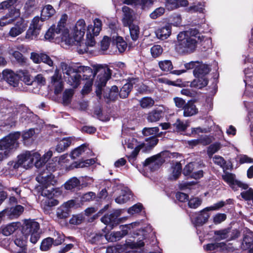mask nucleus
Listing matches in <instances>:
<instances>
[{
	"mask_svg": "<svg viewBox=\"0 0 253 253\" xmlns=\"http://www.w3.org/2000/svg\"><path fill=\"white\" fill-rule=\"evenodd\" d=\"M202 200L198 197L191 198L188 200V205L189 208L192 209H196L202 204Z\"/></svg>",
	"mask_w": 253,
	"mask_h": 253,
	"instance_id": "obj_57",
	"label": "nucleus"
},
{
	"mask_svg": "<svg viewBox=\"0 0 253 253\" xmlns=\"http://www.w3.org/2000/svg\"><path fill=\"white\" fill-rule=\"evenodd\" d=\"M115 42L119 51L123 53L126 49L127 43L122 37L118 36L115 40Z\"/></svg>",
	"mask_w": 253,
	"mask_h": 253,
	"instance_id": "obj_47",
	"label": "nucleus"
},
{
	"mask_svg": "<svg viewBox=\"0 0 253 253\" xmlns=\"http://www.w3.org/2000/svg\"><path fill=\"white\" fill-rule=\"evenodd\" d=\"M171 27L170 25H166L159 28L156 31L157 37L162 40L167 39L171 34Z\"/></svg>",
	"mask_w": 253,
	"mask_h": 253,
	"instance_id": "obj_29",
	"label": "nucleus"
},
{
	"mask_svg": "<svg viewBox=\"0 0 253 253\" xmlns=\"http://www.w3.org/2000/svg\"><path fill=\"white\" fill-rule=\"evenodd\" d=\"M88 144L85 143L74 149L71 153V157L73 159H75L77 157H79L85 151V149L88 147Z\"/></svg>",
	"mask_w": 253,
	"mask_h": 253,
	"instance_id": "obj_42",
	"label": "nucleus"
},
{
	"mask_svg": "<svg viewBox=\"0 0 253 253\" xmlns=\"http://www.w3.org/2000/svg\"><path fill=\"white\" fill-rule=\"evenodd\" d=\"M30 58L36 64H39L43 62L50 67L53 66V62L51 58L45 53H38L32 52L31 53Z\"/></svg>",
	"mask_w": 253,
	"mask_h": 253,
	"instance_id": "obj_15",
	"label": "nucleus"
},
{
	"mask_svg": "<svg viewBox=\"0 0 253 253\" xmlns=\"http://www.w3.org/2000/svg\"><path fill=\"white\" fill-rule=\"evenodd\" d=\"M101 73L97 76L96 85L104 87L106 85L107 81L111 78V71L107 68L106 70L102 67L100 69Z\"/></svg>",
	"mask_w": 253,
	"mask_h": 253,
	"instance_id": "obj_18",
	"label": "nucleus"
},
{
	"mask_svg": "<svg viewBox=\"0 0 253 253\" xmlns=\"http://www.w3.org/2000/svg\"><path fill=\"white\" fill-rule=\"evenodd\" d=\"M93 26L92 25H89L87 30L88 32H91L92 34L97 36L99 35L102 29V23L101 20L99 18H95L93 21Z\"/></svg>",
	"mask_w": 253,
	"mask_h": 253,
	"instance_id": "obj_32",
	"label": "nucleus"
},
{
	"mask_svg": "<svg viewBox=\"0 0 253 253\" xmlns=\"http://www.w3.org/2000/svg\"><path fill=\"white\" fill-rule=\"evenodd\" d=\"M143 209V206L142 204L138 203L130 207L127 210V212L131 214L139 213Z\"/></svg>",
	"mask_w": 253,
	"mask_h": 253,
	"instance_id": "obj_58",
	"label": "nucleus"
},
{
	"mask_svg": "<svg viewBox=\"0 0 253 253\" xmlns=\"http://www.w3.org/2000/svg\"><path fill=\"white\" fill-rule=\"evenodd\" d=\"M35 133L34 128H30L28 130L23 131L22 134V137L24 143H25L26 141L31 138Z\"/></svg>",
	"mask_w": 253,
	"mask_h": 253,
	"instance_id": "obj_64",
	"label": "nucleus"
},
{
	"mask_svg": "<svg viewBox=\"0 0 253 253\" xmlns=\"http://www.w3.org/2000/svg\"><path fill=\"white\" fill-rule=\"evenodd\" d=\"M102 68L101 65H97L94 67V70L88 66H79L80 73L83 76V80L93 81V79L97 74L100 72V69Z\"/></svg>",
	"mask_w": 253,
	"mask_h": 253,
	"instance_id": "obj_12",
	"label": "nucleus"
},
{
	"mask_svg": "<svg viewBox=\"0 0 253 253\" xmlns=\"http://www.w3.org/2000/svg\"><path fill=\"white\" fill-rule=\"evenodd\" d=\"M36 154L31 153L29 151H26L25 153L21 154L17 156V160L16 161H10L8 165L14 169H18L19 168L23 167H31L35 163V159H37L38 157L36 156Z\"/></svg>",
	"mask_w": 253,
	"mask_h": 253,
	"instance_id": "obj_6",
	"label": "nucleus"
},
{
	"mask_svg": "<svg viewBox=\"0 0 253 253\" xmlns=\"http://www.w3.org/2000/svg\"><path fill=\"white\" fill-rule=\"evenodd\" d=\"M165 11V9L164 7H160L157 8L150 14V17L153 19H155L158 17L162 16Z\"/></svg>",
	"mask_w": 253,
	"mask_h": 253,
	"instance_id": "obj_63",
	"label": "nucleus"
},
{
	"mask_svg": "<svg viewBox=\"0 0 253 253\" xmlns=\"http://www.w3.org/2000/svg\"><path fill=\"white\" fill-rule=\"evenodd\" d=\"M53 152L51 150H49L45 153L42 158H41L39 160H36L35 162V166L37 168H40L42 167L45 163L51 158L52 156Z\"/></svg>",
	"mask_w": 253,
	"mask_h": 253,
	"instance_id": "obj_35",
	"label": "nucleus"
},
{
	"mask_svg": "<svg viewBox=\"0 0 253 253\" xmlns=\"http://www.w3.org/2000/svg\"><path fill=\"white\" fill-rule=\"evenodd\" d=\"M18 0H7L0 3V9H8V10L15 5Z\"/></svg>",
	"mask_w": 253,
	"mask_h": 253,
	"instance_id": "obj_59",
	"label": "nucleus"
},
{
	"mask_svg": "<svg viewBox=\"0 0 253 253\" xmlns=\"http://www.w3.org/2000/svg\"><path fill=\"white\" fill-rule=\"evenodd\" d=\"M22 119H23L27 123H35L37 122L39 117L33 112H30L23 116Z\"/></svg>",
	"mask_w": 253,
	"mask_h": 253,
	"instance_id": "obj_55",
	"label": "nucleus"
},
{
	"mask_svg": "<svg viewBox=\"0 0 253 253\" xmlns=\"http://www.w3.org/2000/svg\"><path fill=\"white\" fill-rule=\"evenodd\" d=\"M53 178L51 174L45 176L39 174L36 177V179L41 184L40 188H48L52 184Z\"/></svg>",
	"mask_w": 253,
	"mask_h": 253,
	"instance_id": "obj_28",
	"label": "nucleus"
},
{
	"mask_svg": "<svg viewBox=\"0 0 253 253\" xmlns=\"http://www.w3.org/2000/svg\"><path fill=\"white\" fill-rule=\"evenodd\" d=\"M121 214L120 210H116L110 214H105L101 218V221L105 224L113 228L122 222V218H119Z\"/></svg>",
	"mask_w": 253,
	"mask_h": 253,
	"instance_id": "obj_9",
	"label": "nucleus"
},
{
	"mask_svg": "<svg viewBox=\"0 0 253 253\" xmlns=\"http://www.w3.org/2000/svg\"><path fill=\"white\" fill-rule=\"evenodd\" d=\"M4 80L10 85L14 87L18 86L19 84V76L15 74L12 70L9 69L4 70Z\"/></svg>",
	"mask_w": 253,
	"mask_h": 253,
	"instance_id": "obj_20",
	"label": "nucleus"
},
{
	"mask_svg": "<svg viewBox=\"0 0 253 253\" xmlns=\"http://www.w3.org/2000/svg\"><path fill=\"white\" fill-rule=\"evenodd\" d=\"M40 224L33 219L25 220L22 227L21 233L27 236H30V242L35 244L41 237Z\"/></svg>",
	"mask_w": 253,
	"mask_h": 253,
	"instance_id": "obj_3",
	"label": "nucleus"
},
{
	"mask_svg": "<svg viewBox=\"0 0 253 253\" xmlns=\"http://www.w3.org/2000/svg\"><path fill=\"white\" fill-rule=\"evenodd\" d=\"M220 149V143L215 142L211 144L207 148V154L210 158L212 157L213 155Z\"/></svg>",
	"mask_w": 253,
	"mask_h": 253,
	"instance_id": "obj_53",
	"label": "nucleus"
},
{
	"mask_svg": "<svg viewBox=\"0 0 253 253\" xmlns=\"http://www.w3.org/2000/svg\"><path fill=\"white\" fill-rule=\"evenodd\" d=\"M6 211V217L7 218L13 219L18 217L24 211L23 206L17 205L15 207L5 209Z\"/></svg>",
	"mask_w": 253,
	"mask_h": 253,
	"instance_id": "obj_21",
	"label": "nucleus"
},
{
	"mask_svg": "<svg viewBox=\"0 0 253 253\" xmlns=\"http://www.w3.org/2000/svg\"><path fill=\"white\" fill-rule=\"evenodd\" d=\"M105 237V235L102 233H96L91 237L89 242L93 245L101 244Z\"/></svg>",
	"mask_w": 253,
	"mask_h": 253,
	"instance_id": "obj_45",
	"label": "nucleus"
},
{
	"mask_svg": "<svg viewBox=\"0 0 253 253\" xmlns=\"http://www.w3.org/2000/svg\"><path fill=\"white\" fill-rule=\"evenodd\" d=\"M145 245L144 242L142 240H139L136 242H131L130 240L126 241V243L124 244V249H139L144 247Z\"/></svg>",
	"mask_w": 253,
	"mask_h": 253,
	"instance_id": "obj_38",
	"label": "nucleus"
},
{
	"mask_svg": "<svg viewBox=\"0 0 253 253\" xmlns=\"http://www.w3.org/2000/svg\"><path fill=\"white\" fill-rule=\"evenodd\" d=\"M159 128L158 127H145L142 130V133L144 136L149 135H156L158 137H161L162 135V132L158 133Z\"/></svg>",
	"mask_w": 253,
	"mask_h": 253,
	"instance_id": "obj_39",
	"label": "nucleus"
},
{
	"mask_svg": "<svg viewBox=\"0 0 253 253\" xmlns=\"http://www.w3.org/2000/svg\"><path fill=\"white\" fill-rule=\"evenodd\" d=\"M80 187L81 181L76 177L70 178L64 184L65 189L72 191H75L76 189H80Z\"/></svg>",
	"mask_w": 253,
	"mask_h": 253,
	"instance_id": "obj_26",
	"label": "nucleus"
},
{
	"mask_svg": "<svg viewBox=\"0 0 253 253\" xmlns=\"http://www.w3.org/2000/svg\"><path fill=\"white\" fill-rule=\"evenodd\" d=\"M164 114L165 112L163 110L156 108L149 112L146 119L148 122H157L164 117Z\"/></svg>",
	"mask_w": 253,
	"mask_h": 253,
	"instance_id": "obj_22",
	"label": "nucleus"
},
{
	"mask_svg": "<svg viewBox=\"0 0 253 253\" xmlns=\"http://www.w3.org/2000/svg\"><path fill=\"white\" fill-rule=\"evenodd\" d=\"M74 94V91L72 89H66L62 96V102L64 105H68L71 102L72 98Z\"/></svg>",
	"mask_w": 253,
	"mask_h": 253,
	"instance_id": "obj_41",
	"label": "nucleus"
},
{
	"mask_svg": "<svg viewBox=\"0 0 253 253\" xmlns=\"http://www.w3.org/2000/svg\"><path fill=\"white\" fill-rule=\"evenodd\" d=\"M130 37L132 41H136L138 40L140 34V29L138 25L131 24L128 27Z\"/></svg>",
	"mask_w": 253,
	"mask_h": 253,
	"instance_id": "obj_40",
	"label": "nucleus"
},
{
	"mask_svg": "<svg viewBox=\"0 0 253 253\" xmlns=\"http://www.w3.org/2000/svg\"><path fill=\"white\" fill-rule=\"evenodd\" d=\"M41 28H38L30 26L26 32V38L33 39L34 38H37L39 35Z\"/></svg>",
	"mask_w": 253,
	"mask_h": 253,
	"instance_id": "obj_44",
	"label": "nucleus"
},
{
	"mask_svg": "<svg viewBox=\"0 0 253 253\" xmlns=\"http://www.w3.org/2000/svg\"><path fill=\"white\" fill-rule=\"evenodd\" d=\"M195 163L190 162L187 164L182 170V173L185 176L190 177L194 169Z\"/></svg>",
	"mask_w": 253,
	"mask_h": 253,
	"instance_id": "obj_56",
	"label": "nucleus"
},
{
	"mask_svg": "<svg viewBox=\"0 0 253 253\" xmlns=\"http://www.w3.org/2000/svg\"><path fill=\"white\" fill-rule=\"evenodd\" d=\"M28 236L22 234V236L17 237L14 240L15 244L19 248L27 249L26 243L27 242Z\"/></svg>",
	"mask_w": 253,
	"mask_h": 253,
	"instance_id": "obj_43",
	"label": "nucleus"
},
{
	"mask_svg": "<svg viewBox=\"0 0 253 253\" xmlns=\"http://www.w3.org/2000/svg\"><path fill=\"white\" fill-rule=\"evenodd\" d=\"M75 205V201L69 200L64 203L56 210V216L59 219H66L71 213V209Z\"/></svg>",
	"mask_w": 253,
	"mask_h": 253,
	"instance_id": "obj_10",
	"label": "nucleus"
},
{
	"mask_svg": "<svg viewBox=\"0 0 253 253\" xmlns=\"http://www.w3.org/2000/svg\"><path fill=\"white\" fill-rule=\"evenodd\" d=\"M196 216L193 221L196 226H202L208 221L210 217L209 213L205 209L200 211L199 213H196Z\"/></svg>",
	"mask_w": 253,
	"mask_h": 253,
	"instance_id": "obj_24",
	"label": "nucleus"
},
{
	"mask_svg": "<svg viewBox=\"0 0 253 253\" xmlns=\"http://www.w3.org/2000/svg\"><path fill=\"white\" fill-rule=\"evenodd\" d=\"M165 7L169 11L177 9L180 7H186L189 4L188 0H164Z\"/></svg>",
	"mask_w": 253,
	"mask_h": 253,
	"instance_id": "obj_17",
	"label": "nucleus"
},
{
	"mask_svg": "<svg viewBox=\"0 0 253 253\" xmlns=\"http://www.w3.org/2000/svg\"><path fill=\"white\" fill-rule=\"evenodd\" d=\"M182 171V167L180 163H176L173 168L171 174L169 177L170 180H176L181 175Z\"/></svg>",
	"mask_w": 253,
	"mask_h": 253,
	"instance_id": "obj_36",
	"label": "nucleus"
},
{
	"mask_svg": "<svg viewBox=\"0 0 253 253\" xmlns=\"http://www.w3.org/2000/svg\"><path fill=\"white\" fill-rule=\"evenodd\" d=\"M151 54L153 58H157L162 55L163 52V48L159 44L154 45L150 49Z\"/></svg>",
	"mask_w": 253,
	"mask_h": 253,
	"instance_id": "obj_51",
	"label": "nucleus"
},
{
	"mask_svg": "<svg viewBox=\"0 0 253 253\" xmlns=\"http://www.w3.org/2000/svg\"><path fill=\"white\" fill-rule=\"evenodd\" d=\"M154 1V0H140L138 6L142 10L147 11L153 6Z\"/></svg>",
	"mask_w": 253,
	"mask_h": 253,
	"instance_id": "obj_50",
	"label": "nucleus"
},
{
	"mask_svg": "<svg viewBox=\"0 0 253 253\" xmlns=\"http://www.w3.org/2000/svg\"><path fill=\"white\" fill-rule=\"evenodd\" d=\"M85 23L84 19H79L75 26L73 37H70L69 30L65 27V30L61 35V39L68 45H81L85 31Z\"/></svg>",
	"mask_w": 253,
	"mask_h": 253,
	"instance_id": "obj_2",
	"label": "nucleus"
},
{
	"mask_svg": "<svg viewBox=\"0 0 253 253\" xmlns=\"http://www.w3.org/2000/svg\"><path fill=\"white\" fill-rule=\"evenodd\" d=\"M13 56L17 62L21 65H24L26 63L27 59L18 51H15L12 54Z\"/></svg>",
	"mask_w": 253,
	"mask_h": 253,
	"instance_id": "obj_61",
	"label": "nucleus"
},
{
	"mask_svg": "<svg viewBox=\"0 0 253 253\" xmlns=\"http://www.w3.org/2000/svg\"><path fill=\"white\" fill-rule=\"evenodd\" d=\"M17 229L16 223H12L1 229V233L4 236H9L13 233Z\"/></svg>",
	"mask_w": 253,
	"mask_h": 253,
	"instance_id": "obj_46",
	"label": "nucleus"
},
{
	"mask_svg": "<svg viewBox=\"0 0 253 253\" xmlns=\"http://www.w3.org/2000/svg\"><path fill=\"white\" fill-rule=\"evenodd\" d=\"M222 180H223L234 191H237L239 187L243 189H247L248 185L243 183L236 178L235 174L227 172L222 174Z\"/></svg>",
	"mask_w": 253,
	"mask_h": 253,
	"instance_id": "obj_8",
	"label": "nucleus"
},
{
	"mask_svg": "<svg viewBox=\"0 0 253 253\" xmlns=\"http://www.w3.org/2000/svg\"><path fill=\"white\" fill-rule=\"evenodd\" d=\"M66 21V18H61L57 26L55 25H52L45 33L44 35L45 39L49 41L53 40L55 33L57 34L61 33L62 35L65 30Z\"/></svg>",
	"mask_w": 253,
	"mask_h": 253,
	"instance_id": "obj_11",
	"label": "nucleus"
},
{
	"mask_svg": "<svg viewBox=\"0 0 253 253\" xmlns=\"http://www.w3.org/2000/svg\"><path fill=\"white\" fill-rule=\"evenodd\" d=\"M62 70L67 83L74 88L78 87L82 80L79 67L74 68L66 65L64 68H62Z\"/></svg>",
	"mask_w": 253,
	"mask_h": 253,
	"instance_id": "obj_5",
	"label": "nucleus"
},
{
	"mask_svg": "<svg viewBox=\"0 0 253 253\" xmlns=\"http://www.w3.org/2000/svg\"><path fill=\"white\" fill-rule=\"evenodd\" d=\"M84 220V216L83 214H78L73 215L72 217L69 220L71 224L79 225L81 224Z\"/></svg>",
	"mask_w": 253,
	"mask_h": 253,
	"instance_id": "obj_54",
	"label": "nucleus"
},
{
	"mask_svg": "<svg viewBox=\"0 0 253 253\" xmlns=\"http://www.w3.org/2000/svg\"><path fill=\"white\" fill-rule=\"evenodd\" d=\"M253 246V239L251 231H247L244 234L243 241L241 246V248L244 251L247 250Z\"/></svg>",
	"mask_w": 253,
	"mask_h": 253,
	"instance_id": "obj_31",
	"label": "nucleus"
},
{
	"mask_svg": "<svg viewBox=\"0 0 253 253\" xmlns=\"http://www.w3.org/2000/svg\"><path fill=\"white\" fill-rule=\"evenodd\" d=\"M130 195L127 193L122 194L115 199V201L118 204L125 203L130 200Z\"/></svg>",
	"mask_w": 253,
	"mask_h": 253,
	"instance_id": "obj_62",
	"label": "nucleus"
},
{
	"mask_svg": "<svg viewBox=\"0 0 253 253\" xmlns=\"http://www.w3.org/2000/svg\"><path fill=\"white\" fill-rule=\"evenodd\" d=\"M50 188L48 189V188H40L39 190L41 192V195L44 197H46L47 198H52L54 195L53 193V191L54 190V188L52 187H49Z\"/></svg>",
	"mask_w": 253,
	"mask_h": 253,
	"instance_id": "obj_60",
	"label": "nucleus"
},
{
	"mask_svg": "<svg viewBox=\"0 0 253 253\" xmlns=\"http://www.w3.org/2000/svg\"><path fill=\"white\" fill-rule=\"evenodd\" d=\"M119 92L118 87L116 85H113L111 88H109L108 90L104 92V97L110 100L115 101L119 95Z\"/></svg>",
	"mask_w": 253,
	"mask_h": 253,
	"instance_id": "obj_33",
	"label": "nucleus"
},
{
	"mask_svg": "<svg viewBox=\"0 0 253 253\" xmlns=\"http://www.w3.org/2000/svg\"><path fill=\"white\" fill-rule=\"evenodd\" d=\"M27 27V25L25 23L24 20L22 18H19L14 26L10 29L8 34L11 37H16L25 31Z\"/></svg>",
	"mask_w": 253,
	"mask_h": 253,
	"instance_id": "obj_14",
	"label": "nucleus"
},
{
	"mask_svg": "<svg viewBox=\"0 0 253 253\" xmlns=\"http://www.w3.org/2000/svg\"><path fill=\"white\" fill-rule=\"evenodd\" d=\"M21 136L20 131L11 132L0 140V150L6 151L10 154L19 146L18 140Z\"/></svg>",
	"mask_w": 253,
	"mask_h": 253,
	"instance_id": "obj_4",
	"label": "nucleus"
},
{
	"mask_svg": "<svg viewBox=\"0 0 253 253\" xmlns=\"http://www.w3.org/2000/svg\"><path fill=\"white\" fill-rule=\"evenodd\" d=\"M195 79L190 83V86L197 89H202L206 86L209 83L207 77H195Z\"/></svg>",
	"mask_w": 253,
	"mask_h": 253,
	"instance_id": "obj_27",
	"label": "nucleus"
},
{
	"mask_svg": "<svg viewBox=\"0 0 253 253\" xmlns=\"http://www.w3.org/2000/svg\"><path fill=\"white\" fill-rule=\"evenodd\" d=\"M208 235L211 236L209 238V241L211 242L207 245L203 246L204 250L210 253L213 251H221V230L211 231L209 232Z\"/></svg>",
	"mask_w": 253,
	"mask_h": 253,
	"instance_id": "obj_7",
	"label": "nucleus"
},
{
	"mask_svg": "<svg viewBox=\"0 0 253 253\" xmlns=\"http://www.w3.org/2000/svg\"><path fill=\"white\" fill-rule=\"evenodd\" d=\"M183 116L185 117H191L198 113V109L195 104V101L189 100L183 108Z\"/></svg>",
	"mask_w": 253,
	"mask_h": 253,
	"instance_id": "obj_23",
	"label": "nucleus"
},
{
	"mask_svg": "<svg viewBox=\"0 0 253 253\" xmlns=\"http://www.w3.org/2000/svg\"><path fill=\"white\" fill-rule=\"evenodd\" d=\"M53 244L54 239L51 237H47L42 240L40 249L42 251H47L51 248Z\"/></svg>",
	"mask_w": 253,
	"mask_h": 253,
	"instance_id": "obj_37",
	"label": "nucleus"
},
{
	"mask_svg": "<svg viewBox=\"0 0 253 253\" xmlns=\"http://www.w3.org/2000/svg\"><path fill=\"white\" fill-rule=\"evenodd\" d=\"M159 66L161 70L166 72H170L172 74L179 75L182 73L185 72V70H173V65L171 61L169 60H165L164 61H160L159 62Z\"/></svg>",
	"mask_w": 253,
	"mask_h": 253,
	"instance_id": "obj_19",
	"label": "nucleus"
},
{
	"mask_svg": "<svg viewBox=\"0 0 253 253\" xmlns=\"http://www.w3.org/2000/svg\"><path fill=\"white\" fill-rule=\"evenodd\" d=\"M72 140L71 137L63 138L62 140L58 142L57 145L55 148V151L57 153H61L67 149L71 145Z\"/></svg>",
	"mask_w": 253,
	"mask_h": 253,
	"instance_id": "obj_30",
	"label": "nucleus"
},
{
	"mask_svg": "<svg viewBox=\"0 0 253 253\" xmlns=\"http://www.w3.org/2000/svg\"><path fill=\"white\" fill-rule=\"evenodd\" d=\"M20 14L19 9L16 8L14 5L8 10V12L5 16L9 19H12L14 22L17 18L19 17Z\"/></svg>",
	"mask_w": 253,
	"mask_h": 253,
	"instance_id": "obj_49",
	"label": "nucleus"
},
{
	"mask_svg": "<svg viewBox=\"0 0 253 253\" xmlns=\"http://www.w3.org/2000/svg\"><path fill=\"white\" fill-rule=\"evenodd\" d=\"M211 66L214 67V70H216L217 69V63L215 61H213L211 65L198 62L197 66L193 70L194 76L195 77H207V75L211 70Z\"/></svg>",
	"mask_w": 253,
	"mask_h": 253,
	"instance_id": "obj_13",
	"label": "nucleus"
},
{
	"mask_svg": "<svg viewBox=\"0 0 253 253\" xmlns=\"http://www.w3.org/2000/svg\"><path fill=\"white\" fill-rule=\"evenodd\" d=\"M203 36L196 28H190L188 31L180 32L177 36V42L175 44V51L182 55H187L193 53L196 50L197 44L203 42L202 45L206 42H210L208 47L204 46L205 50L208 49L211 45V42L205 40Z\"/></svg>",
	"mask_w": 253,
	"mask_h": 253,
	"instance_id": "obj_1",
	"label": "nucleus"
},
{
	"mask_svg": "<svg viewBox=\"0 0 253 253\" xmlns=\"http://www.w3.org/2000/svg\"><path fill=\"white\" fill-rule=\"evenodd\" d=\"M154 103V100L151 97H144L140 100V105L144 109L152 107Z\"/></svg>",
	"mask_w": 253,
	"mask_h": 253,
	"instance_id": "obj_48",
	"label": "nucleus"
},
{
	"mask_svg": "<svg viewBox=\"0 0 253 253\" xmlns=\"http://www.w3.org/2000/svg\"><path fill=\"white\" fill-rule=\"evenodd\" d=\"M131 85L129 84H125L121 88L119 95L121 98H126L127 97L129 93L131 91Z\"/></svg>",
	"mask_w": 253,
	"mask_h": 253,
	"instance_id": "obj_52",
	"label": "nucleus"
},
{
	"mask_svg": "<svg viewBox=\"0 0 253 253\" xmlns=\"http://www.w3.org/2000/svg\"><path fill=\"white\" fill-rule=\"evenodd\" d=\"M156 135L150 136L145 139L146 143L142 144V146H145V151H149L152 149L158 143L159 139Z\"/></svg>",
	"mask_w": 253,
	"mask_h": 253,
	"instance_id": "obj_34",
	"label": "nucleus"
},
{
	"mask_svg": "<svg viewBox=\"0 0 253 253\" xmlns=\"http://www.w3.org/2000/svg\"><path fill=\"white\" fill-rule=\"evenodd\" d=\"M163 162L161 159L160 154L155 155L147 158L143 163V166L147 167L152 165L150 167L151 171L158 169L163 164Z\"/></svg>",
	"mask_w": 253,
	"mask_h": 253,
	"instance_id": "obj_16",
	"label": "nucleus"
},
{
	"mask_svg": "<svg viewBox=\"0 0 253 253\" xmlns=\"http://www.w3.org/2000/svg\"><path fill=\"white\" fill-rule=\"evenodd\" d=\"M240 232L237 229L228 228L222 230V239L230 241L238 238L240 236Z\"/></svg>",
	"mask_w": 253,
	"mask_h": 253,
	"instance_id": "obj_25",
	"label": "nucleus"
}]
</instances>
